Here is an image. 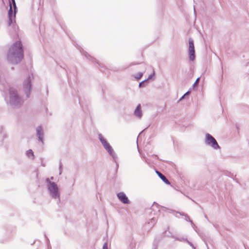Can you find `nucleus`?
Returning <instances> with one entry per match:
<instances>
[{
    "label": "nucleus",
    "instance_id": "59",
    "mask_svg": "<svg viewBox=\"0 0 249 249\" xmlns=\"http://www.w3.org/2000/svg\"><path fill=\"white\" fill-rule=\"evenodd\" d=\"M69 71L70 72V73H72V72L69 70Z\"/></svg>",
    "mask_w": 249,
    "mask_h": 249
},
{
    "label": "nucleus",
    "instance_id": "18",
    "mask_svg": "<svg viewBox=\"0 0 249 249\" xmlns=\"http://www.w3.org/2000/svg\"><path fill=\"white\" fill-rule=\"evenodd\" d=\"M191 91H192V88H190L189 89V90L186 92H185L179 99L178 100V103H179V102H180L181 101H182L183 99H185V98L186 97H189L191 93Z\"/></svg>",
    "mask_w": 249,
    "mask_h": 249
},
{
    "label": "nucleus",
    "instance_id": "19",
    "mask_svg": "<svg viewBox=\"0 0 249 249\" xmlns=\"http://www.w3.org/2000/svg\"><path fill=\"white\" fill-rule=\"evenodd\" d=\"M189 47L188 50L195 49L194 41L191 37L188 39Z\"/></svg>",
    "mask_w": 249,
    "mask_h": 249
},
{
    "label": "nucleus",
    "instance_id": "9",
    "mask_svg": "<svg viewBox=\"0 0 249 249\" xmlns=\"http://www.w3.org/2000/svg\"><path fill=\"white\" fill-rule=\"evenodd\" d=\"M36 134L38 141L44 144V133L42 125H39L36 128Z\"/></svg>",
    "mask_w": 249,
    "mask_h": 249
},
{
    "label": "nucleus",
    "instance_id": "12",
    "mask_svg": "<svg viewBox=\"0 0 249 249\" xmlns=\"http://www.w3.org/2000/svg\"><path fill=\"white\" fill-rule=\"evenodd\" d=\"M134 115L137 118L141 119L142 116V107L140 104H138L134 111Z\"/></svg>",
    "mask_w": 249,
    "mask_h": 249
},
{
    "label": "nucleus",
    "instance_id": "33",
    "mask_svg": "<svg viewBox=\"0 0 249 249\" xmlns=\"http://www.w3.org/2000/svg\"><path fill=\"white\" fill-rule=\"evenodd\" d=\"M167 162H169V164L171 165V166L174 168L176 170H177V169H176V165L173 163L171 161H167Z\"/></svg>",
    "mask_w": 249,
    "mask_h": 249
},
{
    "label": "nucleus",
    "instance_id": "44",
    "mask_svg": "<svg viewBox=\"0 0 249 249\" xmlns=\"http://www.w3.org/2000/svg\"><path fill=\"white\" fill-rule=\"evenodd\" d=\"M188 220H189V222L190 223L191 225H194L193 221L191 219H190V218H188Z\"/></svg>",
    "mask_w": 249,
    "mask_h": 249
},
{
    "label": "nucleus",
    "instance_id": "21",
    "mask_svg": "<svg viewBox=\"0 0 249 249\" xmlns=\"http://www.w3.org/2000/svg\"><path fill=\"white\" fill-rule=\"evenodd\" d=\"M175 240L180 242H187L188 239L184 237H177L175 236Z\"/></svg>",
    "mask_w": 249,
    "mask_h": 249
},
{
    "label": "nucleus",
    "instance_id": "54",
    "mask_svg": "<svg viewBox=\"0 0 249 249\" xmlns=\"http://www.w3.org/2000/svg\"><path fill=\"white\" fill-rule=\"evenodd\" d=\"M54 178L53 177H51L50 180L51 179V180H53Z\"/></svg>",
    "mask_w": 249,
    "mask_h": 249
},
{
    "label": "nucleus",
    "instance_id": "25",
    "mask_svg": "<svg viewBox=\"0 0 249 249\" xmlns=\"http://www.w3.org/2000/svg\"><path fill=\"white\" fill-rule=\"evenodd\" d=\"M155 72L153 71V72L149 75L148 77L146 79H148V81H153L155 79Z\"/></svg>",
    "mask_w": 249,
    "mask_h": 249
},
{
    "label": "nucleus",
    "instance_id": "22",
    "mask_svg": "<svg viewBox=\"0 0 249 249\" xmlns=\"http://www.w3.org/2000/svg\"><path fill=\"white\" fill-rule=\"evenodd\" d=\"M143 75V72H139L137 73H136L135 75H134V77L135 78L136 80L139 81V80H140L142 78Z\"/></svg>",
    "mask_w": 249,
    "mask_h": 249
},
{
    "label": "nucleus",
    "instance_id": "53",
    "mask_svg": "<svg viewBox=\"0 0 249 249\" xmlns=\"http://www.w3.org/2000/svg\"><path fill=\"white\" fill-rule=\"evenodd\" d=\"M221 67L222 70H223V65H222V62L221 63Z\"/></svg>",
    "mask_w": 249,
    "mask_h": 249
},
{
    "label": "nucleus",
    "instance_id": "3",
    "mask_svg": "<svg viewBox=\"0 0 249 249\" xmlns=\"http://www.w3.org/2000/svg\"><path fill=\"white\" fill-rule=\"evenodd\" d=\"M45 181L51 196L53 199H58L60 201V192L57 183L54 181H51L49 178H46Z\"/></svg>",
    "mask_w": 249,
    "mask_h": 249
},
{
    "label": "nucleus",
    "instance_id": "1",
    "mask_svg": "<svg viewBox=\"0 0 249 249\" xmlns=\"http://www.w3.org/2000/svg\"><path fill=\"white\" fill-rule=\"evenodd\" d=\"M24 58V48L20 40L13 43L6 53V59L8 63L11 65L19 64Z\"/></svg>",
    "mask_w": 249,
    "mask_h": 249
},
{
    "label": "nucleus",
    "instance_id": "17",
    "mask_svg": "<svg viewBox=\"0 0 249 249\" xmlns=\"http://www.w3.org/2000/svg\"><path fill=\"white\" fill-rule=\"evenodd\" d=\"M26 155L28 158L31 160H34L35 158L34 153L32 149H28V150L26 151Z\"/></svg>",
    "mask_w": 249,
    "mask_h": 249
},
{
    "label": "nucleus",
    "instance_id": "32",
    "mask_svg": "<svg viewBox=\"0 0 249 249\" xmlns=\"http://www.w3.org/2000/svg\"><path fill=\"white\" fill-rule=\"evenodd\" d=\"M117 158H118L117 156L116 155V158L115 159H113V160L114 161V162L116 163L115 168L118 169L119 168V163L117 161Z\"/></svg>",
    "mask_w": 249,
    "mask_h": 249
},
{
    "label": "nucleus",
    "instance_id": "42",
    "mask_svg": "<svg viewBox=\"0 0 249 249\" xmlns=\"http://www.w3.org/2000/svg\"><path fill=\"white\" fill-rule=\"evenodd\" d=\"M192 227L193 228V229L196 231V228H197L196 226V225L194 223V225H191Z\"/></svg>",
    "mask_w": 249,
    "mask_h": 249
},
{
    "label": "nucleus",
    "instance_id": "2",
    "mask_svg": "<svg viewBox=\"0 0 249 249\" xmlns=\"http://www.w3.org/2000/svg\"><path fill=\"white\" fill-rule=\"evenodd\" d=\"M8 93L9 95V104L11 106L19 107L23 104V101L18 94L16 89L10 87L8 89Z\"/></svg>",
    "mask_w": 249,
    "mask_h": 249
},
{
    "label": "nucleus",
    "instance_id": "45",
    "mask_svg": "<svg viewBox=\"0 0 249 249\" xmlns=\"http://www.w3.org/2000/svg\"><path fill=\"white\" fill-rule=\"evenodd\" d=\"M153 157H154L155 159H158V156H157V155H153Z\"/></svg>",
    "mask_w": 249,
    "mask_h": 249
},
{
    "label": "nucleus",
    "instance_id": "34",
    "mask_svg": "<svg viewBox=\"0 0 249 249\" xmlns=\"http://www.w3.org/2000/svg\"><path fill=\"white\" fill-rule=\"evenodd\" d=\"M143 160L147 164H149V162L148 160V159L147 158H146L145 156L142 157Z\"/></svg>",
    "mask_w": 249,
    "mask_h": 249
},
{
    "label": "nucleus",
    "instance_id": "57",
    "mask_svg": "<svg viewBox=\"0 0 249 249\" xmlns=\"http://www.w3.org/2000/svg\"><path fill=\"white\" fill-rule=\"evenodd\" d=\"M35 241H34V242H33V243L31 244L32 245H33L34 243H35Z\"/></svg>",
    "mask_w": 249,
    "mask_h": 249
},
{
    "label": "nucleus",
    "instance_id": "37",
    "mask_svg": "<svg viewBox=\"0 0 249 249\" xmlns=\"http://www.w3.org/2000/svg\"><path fill=\"white\" fill-rule=\"evenodd\" d=\"M153 249H158V245L155 243L153 244Z\"/></svg>",
    "mask_w": 249,
    "mask_h": 249
},
{
    "label": "nucleus",
    "instance_id": "8",
    "mask_svg": "<svg viewBox=\"0 0 249 249\" xmlns=\"http://www.w3.org/2000/svg\"><path fill=\"white\" fill-rule=\"evenodd\" d=\"M204 142L206 145L211 147L214 150H219L221 149V147L218 144L216 139L209 133L205 134Z\"/></svg>",
    "mask_w": 249,
    "mask_h": 249
},
{
    "label": "nucleus",
    "instance_id": "39",
    "mask_svg": "<svg viewBox=\"0 0 249 249\" xmlns=\"http://www.w3.org/2000/svg\"><path fill=\"white\" fill-rule=\"evenodd\" d=\"M73 75L75 77V79H76L77 75V72L76 70H75V71L73 72Z\"/></svg>",
    "mask_w": 249,
    "mask_h": 249
},
{
    "label": "nucleus",
    "instance_id": "14",
    "mask_svg": "<svg viewBox=\"0 0 249 249\" xmlns=\"http://www.w3.org/2000/svg\"><path fill=\"white\" fill-rule=\"evenodd\" d=\"M155 172L158 175V176L162 180V181L166 184L167 185H170V182L169 181V180L160 171H158V170L156 169Z\"/></svg>",
    "mask_w": 249,
    "mask_h": 249
},
{
    "label": "nucleus",
    "instance_id": "41",
    "mask_svg": "<svg viewBox=\"0 0 249 249\" xmlns=\"http://www.w3.org/2000/svg\"><path fill=\"white\" fill-rule=\"evenodd\" d=\"M192 227L193 228V229L196 231V228H197L196 226V225L194 223V225H191Z\"/></svg>",
    "mask_w": 249,
    "mask_h": 249
},
{
    "label": "nucleus",
    "instance_id": "10",
    "mask_svg": "<svg viewBox=\"0 0 249 249\" xmlns=\"http://www.w3.org/2000/svg\"><path fill=\"white\" fill-rule=\"evenodd\" d=\"M118 199L123 204H129L131 203L130 200L124 192H120L117 194Z\"/></svg>",
    "mask_w": 249,
    "mask_h": 249
},
{
    "label": "nucleus",
    "instance_id": "58",
    "mask_svg": "<svg viewBox=\"0 0 249 249\" xmlns=\"http://www.w3.org/2000/svg\"><path fill=\"white\" fill-rule=\"evenodd\" d=\"M176 217H177V218H179V217L177 215H176Z\"/></svg>",
    "mask_w": 249,
    "mask_h": 249
},
{
    "label": "nucleus",
    "instance_id": "5",
    "mask_svg": "<svg viewBox=\"0 0 249 249\" xmlns=\"http://www.w3.org/2000/svg\"><path fill=\"white\" fill-rule=\"evenodd\" d=\"M98 139L104 149L107 152L108 154L113 159H115L116 158L117 155L114 151L112 147L101 133H98Z\"/></svg>",
    "mask_w": 249,
    "mask_h": 249
},
{
    "label": "nucleus",
    "instance_id": "36",
    "mask_svg": "<svg viewBox=\"0 0 249 249\" xmlns=\"http://www.w3.org/2000/svg\"><path fill=\"white\" fill-rule=\"evenodd\" d=\"M78 97L79 104L80 106H81V107H82L83 105H82V101H81V98L79 96H78Z\"/></svg>",
    "mask_w": 249,
    "mask_h": 249
},
{
    "label": "nucleus",
    "instance_id": "31",
    "mask_svg": "<svg viewBox=\"0 0 249 249\" xmlns=\"http://www.w3.org/2000/svg\"><path fill=\"white\" fill-rule=\"evenodd\" d=\"M186 243L188 245H189L193 249H196V247L194 246V245L192 242L189 241L188 240V241H187Z\"/></svg>",
    "mask_w": 249,
    "mask_h": 249
},
{
    "label": "nucleus",
    "instance_id": "47",
    "mask_svg": "<svg viewBox=\"0 0 249 249\" xmlns=\"http://www.w3.org/2000/svg\"><path fill=\"white\" fill-rule=\"evenodd\" d=\"M60 26H61V28L64 30V31L65 32H66V31H65V29H64V28L62 26V25H60Z\"/></svg>",
    "mask_w": 249,
    "mask_h": 249
},
{
    "label": "nucleus",
    "instance_id": "16",
    "mask_svg": "<svg viewBox=\"0 0 249 249\" xmlns=\"http://www.w3.org/2000/svg\"><path fill=\"white\" fill-rule=\"evenodd\" d=\"M188 56L190 61H194L196 59L195 49L188 50Z\"/></svg>",
    "mask_w": 249,
    "mask_h": 249
},
{
    "label": "nucleus",
    "instance_id": "51",
    "mask_svg": "<svg viewBox=\"0 0 249 249\" xmlns=\"http://www.w3.org/2000/svg\"><path fill=\"white\" fill-rule=\"evenodd\" d=\"M236 129H237V130L238 131V130H239V127H238V125H236Z\"/></svg>",
    "mask_w": 249,
    "mask_h": 249
},
{
    "label": "nucleus",
    "instance_id": "50",
    "mask_svg": "<svg viewBox=\"0 0 249 249\" xmlns=\"http://www.w3.org/2000/svg\"><path fill=\"white\" fill-rule=\"evenodd\" d=\"M204 217L207 220H209L208 218L206 215H205Z\"/></svg>",
    "mask_w": 249,
    "mask_h": 249
},
{
    "label": "nucleus",
    "instance_id": "6",
    "mask_svg": "<svg viewBox=\"0 0 249 249\" xmlns=\"http://www.w3.org/2000/svg\"><path fill=\"white\" fill-rule=\"evenodd\" d=\"M34 78V75L32 73L31 75H29L27 76L23 82V89L27 98H29L31 95L33 87L32 80Z\"/></svg>",
    "mask_w": 249,
    "mask_h": 249
},
{
    "label": "nucleus",
    "instance_id": "40",
    "mask_svg": "<svg viewBox=\"0 0 249 249\" xmlns=\"http://www.w3.org/2000/svg\"><path fill=\"white\" fill-rule=\"evenodd\" d=\"M62 163L61 161H60L59 162V169H62Z\"/></svg>",
    "mask_w": 249,
    "mask_h": 249
},
{
    "label": "nucleus",
    "instance_id": "26",
    "mask_svg": "<svg viewBox=\"0 0 249 249\" xmlns=\"http://www.w3.org/2000/svg\"><path fill=\"white\" fill-rule=\"evenodd\" d=\"M60 67L61 68H62L63 69L65 70L66 74L67 75L68 81V83H69V85H70V78H69V76L68 75V71H67V70L66 69L67 66L65 65H64V66L60 65Z\"/></svg>",
    "mask_w": 249,
    "mask_h": 249
},
{
    "label": "nucleus",
    "instance_id": "20",
    "mask_svg": "<svg viewBox=\"0 0 249 249\" xmlns=\"http://www.w3.org/2000/svg\"><path fill=\"white\" fill-rule=\"evenodd\" d=\"M148 83H149V81H148V79H145L144 80H142V81H141L139 83V87L140 88H144L147 85Z\"/></svg>",
    "mask_w": 249,
    "mask_h": 249
},
{
    "label": "nucleus",
    "instance_id": "48",
    "mask_svg": "<svg viewBox=\"0 0 249 249\" xmlns=\"http://www.w3.org/2000/svg\"><path fill=\"white\" fill-rule=\"evenodd\" d=\"M48 92H49L48 88V87H47L46 88V94H47V95L48 94Z\"/></svg>",
    "mask_w": 249,
    "mask_h": 249
},
{
    "label": "nucleus",
    "instance_id": "24",
    "mask_svg": "<svg viewBox=\"0 0 249 249\" xmlns=\"http://www.w3.org/2000/svg\"><path fill=\"white\" fill-rule=\"evenodd\" d=\"M44 236L45 238H46V242L47 249H52V247H51L49 238H48V237L47 236V235L45 233H44Z\"/></svg>",
    "mask_w": 249,
    "mask_h": 249
},
{
    "label": "nucleus",
    "instance_id": "4",
    "mask_svg": "<svg viewBox=\"0 0 249 249\" xmlns=\"http://www.w3.org/2000/svg\"><path fill=\"white\" fill-rule=\"evenodd\" d=\"M18 9H13V10L11 6H10V8H9L8 11V25L9 26L12 25L14 34L16 35H18V26L16 22V15Z\"/></svg>",
    "mask_w": 249,
    "mask_h": 249
},
{
    "label": "nucleus",
    "instance_id": "23",
    "mask_svg": "<svg viewBox=\"0 0 249 249\" xmlns=\"http://www.w3.org/2000/svg\"><path fill=\"white\" fill-rule=\"evenodd\" d=\"M9 8H10V6L12 8V6L13 7V9H18V8L16 6V2L15 0H9Z\"/></svg>",
    "mask_w": 249,
    "mask_h": 249
},
{
    "label": "nucleus",
    "instance_id": "15",
    "mask_svg": "<svg viewBox=\"0 0 249 249\" xmlns=\"http://www.w3.org/2000/svg\"><path fill=\"white\" fill-rule=\"evenodd\" d=\"M175 236L173 234V233L170 231H169V226L167 227V229L162 233L161 235V238L171 237L174 238Z\"/></svg>",
    "mask_w": 249,
    "mask_h": 249
},
{
    "label": "nucleus",
    "instance_id": "38",
    "mask_svg": "<svg viewBox=\"0 0 249 249\" xmlns=\"http://www.w3.org/2000/svg\"><path fill=\"white\" fill-rule=\"evenodd\" d=\"M151 223H153V225L156 223V218H155V217H153L151 219Z\"/></svg>",
    "mask_w": 249,
    "mask_h": 249
},
{
    "label": "nucleus",
    "instance_id": "28",
    "mask_svg": "<svg viewBox=\"0 0 249 249\" xmlns=\"http://www.w3.org/2000/svg\"><path fill=\"white\" fill-rule=\"evenodd\" d=\"M118 169L115 168V172H114V175L112 177V179L113 180H116V179H117V172H118Z\"/></svg>",
    "mask_w": 249,
    "mask_h": 249
},
{
    "label": "nucleus",
    "instance_id": "13",
    "mask_svg": "<svg viewBox=\"0 0 249 249\" xmlns=\"http://www.w3.org/2000/svg\"><path fill=\"white\" fill-rule=\"evenodd\" d=\"M1 232H4L6 233L5 239L1 240L0 241L1 243H3L4 241L9 239L11 238L12 237V234L11 230H9L8 229V228H7V227H5L4 229H2L1 231Z\"/></svg>",
    "mask_w": 249,
    "mask_h": 249
},
{
    "label": "nucleus",
    "instance_id": "30",
    "mask_svg": "<svg viewBox=\"0 0 249 249\" xmlns=\"http://www.w3.org/2000/svg\"><path fill=\"white\" fill-rule=\"evenodd\" d=\"M201 239L203 240V241L204 242L205 244H206L208 249H209V247L208 246L207 241L206 239H205V237L203 235H200Z\"/></svg>",
    "mask_w": 249,
    "mask_h": 249
},
{
    "label": "nucleus",
    "instance_id": "43",
    "mask_svg": "<svg viewBox=\"0 0 249 249\" xmlns=\"http://www.w3.org/2000/svg\"><path fill=\"white\" fill-rule=\"evenodd\" d=\"M154 205H156L157 207L159 206V205L156 203V202H154L153 204L152 207H153Z\"/></svg>",
    "mask_w": 249,
    "mask_h": 249
},
{
    "label": "nucleus",
    "instance_id": "27",
    "mask_svg": "<svg viewBox=\"0 0 249 249\" xmlns=\"http://www.w3.org/2000/svg\"><path fill=\"white\" fill-rule=\"evenodd\" d=\"M227 176L229 177L230 178H231L233 179V180L235 181L238 184H240V182L238 180L237 178H234L233 174L232 173H231V172L229 173L228 175H227Z\"/></svg>",
    "mask_w": 249,
    "mask_h": 249
},
{
    "label": "nucleus",
    "instance_id": "56",
    "mask_svg": "<svg viewBox=\"0 0 249 249\" xmlns=\"http://www.w3.org/2000/svg\"><path fill=\"white\" fill-rule=\"evenodd\" d=\"M42 166H45V164L44 163H41Z\"/></svg>",
    "mask_w": 249,
    "mask_h": 249
},
{
    "label": "nucleus",
    "instance_id": "49",
    "mask_svg": "<svg viewBox=\"0 0 249 249\" xmlns=\"http://www.w3.org/2000/svg\"><path fill=\"white\" fill-rule=\"evenodd\" d=\"M7 138V135L6 134H4L3 136V139H5Z\"/></svg>",
    "mask_w": 249,
    "mask_h": 249
},
{
    "label": "nucleus",
    "instance_id": "52",
    "mask_svg": "<svg viewBox=\"0 0 249 249\" xmlns=\"http://www.w3.org/2000/svg\"><path fill=\"white\" fill-rule=\"evenodd\" d=\"M147 128H148V127H145V128L144 130H142V131L140 133V134L141 133H142V132L144 130L146 129Z\"/></svg>",
    "mask_w": 249,
    "mask_h": 249
},
{
    "label": "nucleus",
    "instance_id": "7",
    "mask_svg": "<svg viewBox=\"0 0 249 249\" xmlns=\"http://www.w3.org/2000/svg\"><path fill=\"white\" fill-rule=\"evenodd\" d=\"M80 52L81 54L83 56H84L87 59L90 61L92 63L96 64L98 66H99L100 67V71L101 72L106 73V71H108L107 68L104 65L99 64L96 58L91 56L88 52L85 51L83 48H80Z\"/></svg>",
    "mask_w": 249,
    "mask_h": 249
},
{
    "label": "nucleus",
    "instance_id": "11",
    "mask_svg": "<svg viewBox=\"0 0 249 249\" xmlns=\"http://www.w3.org/2000/svg\"><path fill=\"white\" fill-rule=\"evenodd\" d=\"M162 209L164 210V212H166L167 213H176L179 214L181 216H184L185 217V220L186 221L189 222L188 218H190V217L187 214L185 213L184 212H180L176 211L174 210L169 209V208H167L166 207H162Z\"/></svg>",
    "mask_w": 249,
    "mask_h": 249
},
{
    "label": "nucleus",
    "instance_id": "35",
    "mask_svg": "<svg viewBox=\"0 0 249 249\" xmlns=\"http://www.w3.org/2000/svg\"><path fill=\"white\" fill-rule=\"evenodd\" d=\"M102 249H108V245L107 242L104 243L103 244Z\"/></svg>",
    "mask_w": 249,
    "mask_h": 249
},
{
    "label": "nucleus",
    "instance_id": "46",
    "mask_svg": "<svg viewBox=\"0 0 249 249\" xmlns=\"http://www.w3.org/2000/svg\"><path fill=\"white\" fill-rule=\"evenodd\" d=\"M59 175H61L62 172V169H59Z\"/></svg>",
    "mask_w": 249,
    "mask_h": 249
},
{
    "label": "nucleus",
    "instance_id": "29",
    "mask_svg": "<svg viewBox=\"0 0 249 249\" xmlns=\"http://www.w3.org/2000/svg\"><path fill=\"white\" fill-rule=\"evenodd\" d=\"M200 78V77H198V78L196 79V81H195V83L193 84V85H192V87L191 88H192V89H194V88H195V87L196 86V84H197V83H198V82L199 81V80Z\"/></svg>",
    "mask_w": 249,
    "mask_h": 249
},
{
    "label": "nucleus",
    "instance_id": "55",
    "mask_svg": "<svg viewBox=\"0 0 249 249\" xmlns=\"http://www.w3.org/2000/svg\"><path fill=\"white\" fill-rule=\"evenodd\" d=\"M180 176V178H181V179L183 180V176L181 177V175H179Z\"/></svg>",
    "mask_w": 249,
    "mask_h": 249
}]
</instances>
